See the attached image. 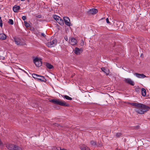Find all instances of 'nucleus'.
<instances>
[{
  "mask_svg": "<svg viewBox=\"0 0 150 150\" xmlns=\"http://www.w3.org/2000/svg\"><path fill=\"white\" fill-rule=\"evenodd\" d=\"M130 104L133 106L142 108H137L135 110L136 112L140 114H144L145 112H147L150 109V107L142 103H133Z\"/></svg>",
  "mask_w": 150,
  "mask_h": 150,
  "instance_id": "1",
  "label": "nucleus"
},
{
  "mask_svg": "<svg viewBox=\"0 0 150 150\" xmlns=\"http://www.w3.org/2000/svg\"><path fill=\"white\" fill-rule=\"evenodd\" d=\"M49 101L55 105L69 107V104L67 103L63 100H61L59 99H52L50 100Z\"/></svg>",
  "mask_w": 150,
  "mask_h": 150,
  "instance_id": "2",
  "label": "nucleus"
},
{
  "mask_svg": "<svg viewBox=\"0 0 150 150\" xmlns=\"http://www.w3.org/2000/svg\"><path fill=\"white\" fill-rule=\"evenodd\" d=\"M14 41L17 45L24 46L26 45L25 41L23 39L18 37H14Z\"/></svg>",
  "mask_w": 150,
  "mask_h": 150,
  "instance_id": "3",
  "label": "nucleus"
},
{
  "mask_svg": "<svg viewBox=\"0 0 150 150\" xmlns=\"http://www.w3.org/2000/svg\"><path fill=\"white\" fill-rule=\"evenodd\" d=\"M6 147L10 150H23L19 146L11 144L7 145Z\"/></svg>",
  "mask_w": 150,
  "mask_h": 150,
  "instance_id": "4",
  "label": "nucleus"
},
{
  "mask_svg": "<svg viewBox=\"0 0 150 150\" xmlns=\"http://www.w3.org/2000/svg\"><path fill=\"white\" fill-rule=\"evenodd\" d=\"M42 59L38 58V57H36L33 60V62L36 66L39 67L41 66L42 64Z\"/></svg>",
  "mask_w": 150,
  "mask_h": 150,
  "instance_id": "5",
  "label": "nucleus"
},
{
  "mask_svg": "<svg viewBox=\"0 0 150 150\" xmlns=\"http://www.w3.org/2000/svg\"><path fill=\"white\" fill-rule=\"evenodd\" d=\"M98 12V10L96 8L90 9L87 12V14L88 15H94Z\"/></svg>",
  "mask_w": 150,
  "mask_h": 150,
  "instance_id": "6",
  "label": "nucleus"
},
{
  "mask_svg": "<svg viewBox=\"0 0 150 150\" xmlns=\"http://www.w3.org/2000/svg\"><path fill=\"white\" fill-rule=\"evenodd\" d=\"M57 42V40L56 39H54L52 41L48 42L47 45L48 47H52L56 45Z\"/></svg>",
  "mask_w": 150,
  "mask_h": 150,
  "instance_id": "7",
  "label": "nucleus"
},
{
  "mask_svg": "<svg viewBox=\"0 0 150 150\" xmlns=\"http://www.w3.org/2000/svg\"><path fill=\"white\" fill-rule=\"evenodd\" d=\"M124 81L126 83L132 86H134V82L129 78L125 79Z\"/></svg>",
  "mask_w": 150,
  "mask_h": 150,
  "instance_id": "8",
  "label": "nucleus"
},
{
  "mask_svg": "<svg viewBox=\"0 0 150 150\" xmlns=\"http://www.w3.org/2000/svg\"><path fill=\"white\" fill-rule=\"evenodd\" d=\"M63 19L65 24L67 25L70 26L71 23L70 22V20L69 18L67 17H64Z\"/></svg>",
  "mask_w": 150,
  "mask_h": 150,
  "instance_id": "9",
  "label": "nucleus"
},
{
  "mask_svg": "<svg viewBox=\"0 0 150 150\" xmlns=\"http://www.w3.org/2000/svg\"><path fill=\"white\" fill-rule=\"evenodd\" d=\"M77 40L74 38H72L69 40V43L72 45H74L77 44Z\"/></svg>",
  "mask_w": 150,
  "mask_h": 150,
  "instance_id": "10",
  "label": "nucleus"
},
{
  "mask_svg": "<svg viewBox=\"0 0 150 150\" xmlns=\"http://www.w3.org/2000/svg\"><path fill=\"white\" fill-rule=\"evenodd\" d=\"M134 75L137 77L139 78H144L146 76L143 74H140L137 73H134Z\"/></svg>",
  "mask_w": 150,
  "mask_h": 150,
  "instance_id": "11",
  "label": "nucleus"
},
{
  "mask_svg": "<svg viewBox=\"0 0 150 150\" xmlns=\"http://www.w3.org/2000/svg\"><path fill=\"white\" fill-rule=\"evenodd\" d=\"M37 80L45 82H46L47 81L44 76L40 75H39L38 77V78Z\"/></svg>",
  "mask_w": 150,
  "mask_h": 150,
  "instance_id": "12",
  "label": "nucleus"
},
{
  "mask_svg": "<svg viewBox=\"0 0 150 150\" xmlns=\"http://www.w3.org/2000/svg\"><path fill=\"white\" fill-rule=\"evenodd\" d=\"M80 147L81 150H90L89 148L88 147L83 144H81Z\"/></svg>",
  "mask_w": 150,
  "mask_h": 150,
  "instance_id": "13",
  "label": "nucleus"
},
{
  "mask_svg": "<svg viewBox=\"0 0 150 150\" xmlns=\"http://www.w3.org/2000/svg\"><path fill=\"white\" fill-rule=\"evenodd\" d=\"M20 8V6H17L15 5L13 7V10L14 12L16 13L19 10Z\"/></svg>",
  "mask_w": 150,
  "mask_h": 150,
  "instance_id": "14",
  "label": "nucleus"
},
{
  "mask_svg": "<svg viewBox=\"0 0 150 150\" xmlns=\"http://www.w3.org/2000/svg\"><path fill=\"white\" fill-rule=\"evenodd\" d=\"M81 50V49H80ZM74 53L76 55H79L81 54L80 49L78 47H76L74 49Z\"/></svg>",
  "mask_w": 150,
  "mask_h": 150,
  "instance_id": "15",
  "label": "nucleus"
},
{
  "mask_svg": "<svg viewBox=\"0 0 150 150\" xmlns=\"http://www.w3.org/2000/svg\"><path fill=\"white\" fill-rule=\"evenodd\" d=\"M6 35L4 33L0 34V39L4 40L6 38Z\"/></svg>",
  "mask_w": 150,
  "mask_h": 150,
  "instance_id": "16",
  "label": "nucleus"
},
{
  "mask_svg": "<svg viewBox=\"0 0 150 150\" xmlns=\"http://www.w3.org/2000/svg\"><path fill=\"white\" fill-rule=\"evenodd\" d=\"M90 143L92 146L95 147L97 145V142L93 140L90 141Z\"/></svg>",
  "mask_w": 150,
  "mask_h": 150,
  "instance_id": "17",
  "label": "nucleus"
},
{
  "mask_svg": "<svg viewBox=\"0 0 150 150\" xmlns=\"http://www.w3.org/2000/svg\"><path fill=\"white\" fill-rule=\"evenodd\" d=\"M141 94L142 96H144L146 95V90L144 88L142 89Z\"/></svg>",
  "mask_w": 150,
  "mask_h": 150,
  "instance_id": "18",
  "label": "nucleus"
},
{
  "mask_svg": "<svg viewBox=\"0 0 150 150\" xmlns=\"http://www.w3.org/2000/svg\"><path fill=\"white\" fill-rule=\"evenodd\" d=\"M101 70L102 71H103V72H105V73L106 75H108L109 74L108 71H109V70L107 71V70H106V69L104 67L101 68Z\"/></svg>",
  "mask_w": 150,
  "mask_h": 150,
  "instance_id": "19",
  "label": "nucleus"
},
{
  "mask_svg": "<svg viewBox=\"0 0 150 150\" xmlns=\"http://www.w3.org/2000/svg\"><path fill=\"white\" fill-rule=\"evenodd\" d=\"M58 21H57V22L61 25H63L64 24L63 21L60 18V19H59Z\"/></svg>",
  "mask_w": 150,
  "mask_h": 150,
  "instance_id": "20",
  "label": "nucleus"
},
{
  "mask_svg": "<svg viewBox=\"0 0 150 150\" xmlns=\"http://www.w3.org/2000/svg\"><path fill=\"white\" fill-rule=\"evenodd\" d=\"M46 66L49 69H52L54 67L52 65L49 63H46Z\"/></svg>",
  "mask_w": 150,
  "mask_h": 150,
  "instance_id": "21",
  "label": "nucleus"
},
{
  "mask_svg": "<svg viewBox=\"0 0 150 150\" xmlns=\"http://www.w3.org/2000/svg\"><path fill=\"white\" fill-rule=\"evenodd\" d=\"M62 97L66 99L69 100H72V98L69 96H67V95H64L62 96Z\"/></svg>",
  "mask_w": 150,
  "mask_h": 150,
  "instance_id": "22",
  "label": "nucleus"
},
{
  "mask_svg": "<svg viewBox=\"0 0 150 150\" xmlns=\"http://www.w3.org/2000/svg\"><path fill=\"white\" fill-rule=\"evenodd\" d=\"M32 76L34 78L37 80L38 78V77L39 75L35 74H32Z\"/></svg>",
  "mask_w": 150,
  "mask_h": 150,
  "instance_id": "23",
  "label": "nucleus"
},
{
  "mask_svg": "<svg viewBox=\"0 0 150 150\" xmlns=\"http://www.w3.org/2000/svg\"><path fill=\"white\" fill-rule=\"evenodd\" d=\"M54 18V20H55L57 21H58L59 19H60V17L57 15H55L53 16Z\"/></svg>",
  "mask_w": 150,
  "mask_h": 150,
  "instance_id": "24",
  "label": "nucleus"
},
{
  "mask_svg": "<svg viewBox=\"0 0 150 150\" xmlns=\"http://www.w3.org/2000/svg\"><path fill=\"white\" fill-rule=\"evenodd\" d=\"M8 23L11 25H13L14 23L13 21L11 19H9L8 21Z\"/></svg>",
  "mask_w": 150,
  "mask_h": 150,
  "instance_id": "25",
  "label": "nucleus"
},
{
  "mask_svg": "<svg viewBox=\"0 0 150 150\" xmlns=\"http://www.w3.org/2000/svg\"><path fill=\"white\" fill-rule=\"evenodd\" d=\"M24 23L26 27L28 28L30 26V24L27 22L24 21Z\"/></svg>",
  "mask_w": 150,
  "mask_h": 150,
  "instance_id": "26",
  "label": "nucleus"
},
{
  "mask_svg": "<svg viewBox=\"0 0 150 150\" xmlns=\"http://www.w3.org/2000/svg\"><path fill=\"white\" fill-rule=\"evenodd\" d=\"M52 125L54 127L60 126L61 127H62V126H60V124L56 123H53Z\"/></svg>",
  "mask_w": 150,
  "mask_h": 150,
  "instance_id": "27",
  "label": "nucleus"
},
{
  "mask_svg": "<svg viewBox=\"0 0 150 150\" xmlns=\"http://www.w3.org/2000/svg\"><path fill=\"white\" fill-rule=\"evenodd\" d=\"M122 135V134L121 133H117L116 134V136L117 137H119Z\"/></svg>",
  "mask_w": 150,
  "mask_h": 150,
  "instance_id": "28",
  "label": "nucleus"
},
{
  "mask_svg": "<svg viewBox=\"0 0 150 150\" xmlns=\"http://www.w3.org/2000/svg\"><path fill=\"white\" fill-rule=\"evenodd\" d=\"M60 147H52V150H59Z\"/></svg>",
  "mask_w": 150,
  "mask_h": 150,
  "instance_id": "29",
  "label": "nucleus"
},
{
  "mask_svg": "<svg viewBox=\"0 0 150 150\" xmlns=\"http://www.w3.org/2000/svg\"><path fill=\"white\" fill-rule=\"evenodd\" d=\"M3 26V23L2 22V21L1 19V17H0V26L1 27H2Z\"/></svg>",
  "mask_w": 150,
  "mask_h": 150,
  "instance_id": "30",
  "label": "nucleus"
},
{
  "mask_svg": "<svg viewBox=\"0 0 150 150\" xmlns=\"http://www.w3.org/2000/svg\"><path fill=\"white\" fill-rule=\"evenodd\" d=\"M98 146L99 147H101L102 146V144L101 143H100L99 142H98Z\"/></svg>",
  "mask_w": 150,
  "mask_h": 150,
  "instance_id": "31",
  "label": "nucleus"
},
{
  "mask_svg": "<svg viewBox=\"0 0 150 150\" xmlns=\"http://www.w3.org/2000/svg\"><path fill=\"white\" fill-rule=\"evenodd\" d=\"M139 125H137L135 126L134 127V129H138L139 128Z\"/></svg>",
  "mask_w": 150,
  "mask_h": 150,
  "instance_id": "32",
  "label": "nucleus"
},
{
  "mask_svg": "<svg viewBox=\"0 0 150 150\" xmlns=\"http://www.w3.org/2000/svg\"><path fill=\"white\" fill-rule=\"evenodd\" d=\"M22 18L23 21H25L26 19V17L25 16H23L22 17Z\"/></svg>",
  "mask_w": 150,
  "mask_h": 150,
  "instance_id": "33",
  "label": "nucleus"
},
{
  "mask_svg": "<svg viewBox=\"0 0 150 150\" xmlns=\"http://www.w3.org/2000/svg\"><path fill=\"white\" fill-rule=\"evenodd\" d=\"M36 17L38 18H41V16L40 15H38L36 16Z\"/></svg>",
  "mask_w": 150,
  "mask_h": 150,
  "instance_id": "34",
  "label": "nucleus"
},
{
  "mask_svg": "<svg viewBox=\"0 0 150 150\" xmlns=\"http://www.w3.org/2000/svg\"><path fill=\"white\" fill-rule=\"evenodd\" d=\"M106 22L107 23H110V22L109 21V19L108 18H107L106 19Z\"/></svg>",
  "mask_w": 150,
  "mask_h": 150,
  "instance_id": "35",
  "label": "nucleus"
},
{
  "mask_svg": "<svg viewBox=\"0 0 150 150\" xmlns=\"http://www.w3.org/2000/svg\"><path fill=\"white\" fill-rule=\"evenodd\" d=\"M41 35L42 36H43L44 37H45L46 36L43 33H41Z\"/></svg>",
  "mask_w": 150,
  "mask_h": 150,
  "instance_id": "36",
  "label": "nucleus"
},
{
  "mask_svg": "<svg viewBox=\"0 0 150 150\" xmlns=\"http://www.w3.org/2000/svg\"><path fill=\"white\" fill-rule=\"evenodd\" d=\"M59 148L60 149V150H67V149H66L64 148L61 149L60 147Z\"/></svg>",
  "mask_w": 150,
  "mask_h": 150,
  "instance_id": "37",
  "label": "nucleus"
},
{
  "mask_svg": "<svg viewBox=\"0 0 150 150\" xmlns=\"http://www.w3.org/2000/svg\"><path fill=\"white\" fill-rule=\"evenodd\" d=\"M2 144V142L1 141V139H0V145H1Z\"/></svg>",
  "mask_w": 150,
  "mask_h": 150,
  "instance_id": "38",
  "label": "nucleus"
},
{
  "mask_svg": "<svg viewBox=\"0 0 150 150\" xmlns=\"http://www.w3.org/2000/svg\"><path fill=\"white\" fill-rule=\"evenodd\" d=\"M65 39L66 41H67L68 40L67 38V37L66 38H65Z\"/></svg>",
  "mask_w": 150,
  "mask_h": 150,
  "instance_id": "39",
  "label": "nucleus"
},
{
  "mask_svg": "<svg viewBox=\"0 0 150 150\" xmlns=\"http://www.w3.org/2000/svg\"><path fill=\"white\" fill-rule=\"evenodd\" d=\"M22 70L23 71H24L25 72H26V71H25L24 70H22Z\"/></svg>",
  "mask_w": 150,
  "mask_h": 150,
  "instance_id": "40",
  "label": "nucleus"
},
{
  "mask_svg": "<svg viewBox=\"0 0 150 150\" xmlns=\"http://www.w3.org/2000/svg\"><path fill=\"white\" fill-rule=\"evenodd\" d=\"M27 0V1H28V2H29V1H30L29 0Z\"/></svg>",
  "mask_w": 150,
  "mask_h": 150,
  "instance_id": "41",
  "label": "nucleus"
},
{
  "mask_svg": "<svg viewBox=\"0 0 150 150\" xmlns=\"http://www.w3.org/2000/svg\"><path fill=\"white\" fill-rule=\"evenodd\" d=\"M149 98L150 99V98Z\"/></svg>",
  "mask_w": 150,
  "mask_h": 150,
  "instance_id": "42",
  "label": "nucleus"
}]
</instances>
